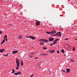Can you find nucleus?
<instances>
[{"label":"nucleus","mask_w":77,"mask_h":77,"mask_svg":"<svg viewBox=\"0 0 77 77\" xmlns=\"http://www.w3.org/2000/svg\"><path fill=\"white\" fill-rule=\"evenodd\" d=\"M12 73H14V72H15V70H14V69H12Z\"/></svg>","instance_id":"nucleus-19"},{"label":"nucleus","mask_w":77,"mask_h":77,"mask_svg":"<svg viewBox=\"0 0 77 77\" xmlns=\"http://www.w3.org/2000/svg\"><path fill=\"white\" fill-rule=\"evenodd\" d=\"M16 37H17V38H18V37L17 36Z\"/></svg>","instance_id":"nucleus-43"},{"label":"nucleus","mask_w":77,"mask_h":77,"mask_svg":"<svg viewBox=\"0 0 77 77\" xmlns=\"http://www.w3.org/2000/svg\"><path fill=\"white\" fill-rule=\"evenodd\" d=\"M45 32L46 33H48V34H51V32L46 31Z\"/></svg>","instance_id":"nucleus-14"},{"label":"nucleus","mask_w":77,"mask_h":77,"mask_svg":"<svg viewBox=\"0 0 77 77\" xmlns=\"http://www.w3.org/2000/svg\"><path fill=\"white\" fill-rule=\"evenodd\" d=\"M21 65H22V66H23V61L22 60H21Z\"/></svg>","instance_id":"nucleus-16"},{"label":"nucleus","mask_w":77,"mask_h":77,"mask_svg":"<svg viewBox=\"0 0 77 77\" xmlns=\"http://www.w3.org/2000/svg\"><path fill=\"white\" fill-rule=\"evenodd\" d=\"M23 38V36H22V35H19L18 38V39H19V38L20 39H21V38Z\"/></svg>","instance_id":"nucleus-13"},{"label":"nucleus","mask_w":77,"mask_h":77,"mask_svg":"<svg viewBox=\"0 0 77 77\" xmlns=\"http://www.w3.org/2000/svg\"><path fill=\"white\" fill-rule=\"evenodd\" d=\"M38 41H41V42L43 41V42H48V41L45 39H39Z\"/></svg>","instance_id":"nucleus-2"},{"label":"nucleus","mask_w":77,"mask_h":77,"mask_svg":"<svg viewBox=\"0 0 77 77\" xmlns=\"http://www.w3.org/2000/svg\"><path fill=\"white\" fill-rule=\"evenodd\" d=\"M5 49H1L0 50V52H1V53H3V51H5Z\"/></svg>","instance_id":"nucleus-9"},{"label":"nucleus","mask_w":77,"mask_h":77,"mask_svg":"<svg viewBox=\"0 0 77 77\" xmlns=\"http://www.w3.org/2000/svg\"><path fill=\"white\" fill-rule=\"evenodd\" d=\"M5 56H8V53L7 54H6Z\"/></svg>","instance_id":"nucleus-32"},{"label":"nucleus","mask_w":77,"mask_h":77,"mask_svg":"<svg viewBox=\"0 0 77 77\" xmlns=\"http://www.w3.org/2000/svg\"><path fill=\"white\" fill-rule=\"evenodd\" d=\"M59 33H57L56 34H55V35L56 36H61V35L60 34V35H59Z\"/></svg>","instance_id":"nucleus-11"},{"label":"nucleus","mask_w":77,"mask_h":77,"mask_svg":"<svg viewBox=\"0 0 77 77\" xmlns=\"http://www.w3.org/2000/svg\"><path fill=\"white\" fill-rule=\"evenodd\" d=\"M9 26H11V24H9Z\"/></svg>","instance_id":"nucleus-38"},{"label":"nucleus","mask_w":77,"mask_h":77,"mask_svg":"<svg viewBox=\"0 0 77 77\" xmlns=\"http://www.w3.org/2000/svg\"><path fill=\"white\" fill-rule=\"evenodd\" d=\"M48 42H49V41H48Z\"/></svg>","instance_id":"nucleus-45"},{"label":"nucleus","mask_w":77,"mask_h":77,"mask_svg":"<svg viewBox=\"0 0 77 77\" xmlns=\"http://www.w3.org/2000/svg\"><path fill=\"white\" fill-rule=\"evenodd\" d=\"M76 39H77V38L75 39V40H76Z\"/></svg>","instance_id":"nucleus-41"},{"label":"nucleus","mask_w":77,"mask_h":77,"mask_svg":"<svg viewBox=\"0 0 77 77\" xmlns=\"http://www.w3.org/2000/svg\"><path fill=\"white\" fill-rule=\"evenodd\" d=\"M16 75H21V72H18L17 73H15L14 74Z\"/></svg>","instance_id":"nucleus-4"},{"label":"nucleus","mask_w":77,"mask_h":77,"mask_svg":"<svg viewBox=\"0 0 77 77\" xmlns=\"http://www.w3.org/2000/svg\"><path fill=\"white\" fill-rule=\"evenodd\" d=\"M44 42H40V45H44Z\"/></svg>","instance_id":"nucleus-15"},{"label":"nucleus","mask_w":77,"mask_h":77,"mask_svg":"<svg viewBox=\"0 0 77 77\" xmlns=\"http://www.w3.org/2000/svg\"><path fill=\"white\" fill-rule=\"evenodd\" d=\"M51 34H54V33H56V30H55L53 29L52 30V31H51Z\"/></svg>","instance_id":"nucleus-6"},{"label":"nucleus","mask_w":77,"mask_h":77,"mask_svg":"<svg viewBox=\"0 0 77 77\" xmlns=\"http://www.w3.org/2000/svg\"><path fill=\"white\" fill-rule=\"evenodd\" d=\"M53 40H54V38H53V37L50 38L49 39V40L50 41V42H51V41H53Z\"/></svg>","instance_id":"nucleus-7"},{"label":"nucleus","mask_w":77,"mask_h":77,"mask_svg":"<svg viewBox=\"0 0 77 77\" xmlns=\"http://www.w3.org/2000/svg\"><path fill=\"white\" fill-rule=\"evenodd\" d=\"M35 59H38V57H36V58H35Z\"/></svg>","instance_id":"nucleus-35"},{"label":"nucleus","mask_w":77,"mask_h":77,"mask_svg":"<svg viewBox=\"0 0 77 77\" xmlns=\"http://www.w3.org/2000/svg\"><path fill=\"white\" fill-rule=\"evenodd\" d=\"M62 71L63 72H65V69H63Z\"/></svg>","instance_id":"nucleus-23"},{"label":"nucleus","mask_w":77,"mask_h":77,"mask_svg":"<svg viewBox=\"0 0 77 77\" xmlns=\"http://www.w3.org/2000/svg\"><path fill=\"white\" fill-rule=\"evenodd\" d=\"M8 41V38H6V41Z\"/></svg>","instance_id":"nucleus-36"},{"label":"nucleus","mask_w":77,"mask_h":77,"mask_svg":"<svg viewBox=\"0 0 77 77\" xmlns=\"http://www.w3.org/2000/svg\"><path fill=\"white\" fill-rule=\"evenodd\" d=\"M2 31H0V35H1L2 33Z\"/></svg>","instance_id":"nucleus-29"},{"label":"nucleus","mask_w":77,"mask_h":77,"mask_svg":"<svg viewBox=\"0 0 77 77\" xmlns=\"http://www.w3.org/2000/svg\"><path fill=\"white\" fill-rule=\"evenodd\" d=\"M41 22L39 21H37L36 22L35 24L37 26H38L40 24Z\"/></svg>","instance_id":"nucleus-5"},{"label":"nucleus","mask_w":77,"mask_h":77,"mask_svg":"<svg viewBox=\"0 0 77 77\" xmlns=\"http://www.w3.org/2000/svg\"><path fill=\"white\" fill-rule=\"evenodd\" d=\"M51 36H56V34L51 35Z\"/></svg>","instance_id":"nucleus-34"},{"label":"nucleus","mask_w":77,"mask_h":77,"mask_svg":"<svg viewBox=\"0 0 77 77\" xmlns=\"http://www.w3.org/2000/svg\"><path fill=\"white\" fill-rule=\"evenodd\" d=\"M5 39H4L3 40L1 44H3V43H5Z\"/></svg>","instance_id":"nucleus-12"},{"label":"nucleus","mask_w":77,"mask_h":77,"mask_svg":"<svg viewBox=\"0 0 77 77\" xmlns=\"http://www.w3.org/2000/svg\"><path fill=\"white\" fill-rule=\"evenodd\" d=\"M66 56V54H65L64 55V56Z\"/></svg>","instance_id":"nucleus-39"},{"label":"nucleus","mask_w":77,"mask_h":77,"mask_svg":"<svg viewBox=\"0 0 77 77\" xmlns=\"http://www.w3.org/2000/svg\"><path fill=\"white\" fill-rule=\"evenodd\" d=\"M30 57L32 58V57Z\"/></svg>","instance_id":"nucleus-40"},{"label":"nucleus","mask_w":77,"mask_h":77,"mask_svg":"<svg viewBox=\"0 0 77 77\" xmlns=\"http://www.w3.org/2000/svg\"><path fill=\"white\" fill-rule=\"evenodd\" d=\"M59 38H57L54 41V42H56V41H59Z\"/></svg>","instance_id":"nucleus-18"},{"label":"nucleus","mask_w":77,"mask_h":77,"mask_svg":"<svg viewBox=\"0 0 77 77\" xmlns=\"http://www.w3.org/2000/svg\"><path fill=\"white\" fill-rule=\"evenodd\" d=\"M57 52L58 53H59V51H57Z\"/></svg>","instance_id":"nucleus-33"},{"label":"nucleus","mask_w":77,"mask_h":77,"mask_svg":"<svg viewBox=\"0 0 77 77\" xmlns=\"http://www.w3.org/2000/svg\"><path fill=\"white\" fill-rule=\"evenodd\" d=\"M54 43H53V44H56L57 43V42H54Z\"/></svg>","instance_id":"nucleus-21"},{"label":"nucleus","mask_w":77,"mask_h":77,"mask_svg":"<svg viewBox=\"0 0 77 77\" xmlns=\"http://www.w3.org/2000/svg\"><path fill=\"white\" fill-rule=\"evenodd\" d=\"M50 46H51V45H54V44H53V43H52L51 44H50Z\"/></svg>","instance_id":"nucleus-27"},{"label":"nucleus","mask_w":77,"mask_h":77,"mask_svg":"<svg viewBox=\"0 0 77 77\" xmlns=\"http://www.w3.org/2000/svg\"><path fill=\"white\" fill-rule=\"evenodd\" d=\"M43 48L44 50H46V49H47V48L44 47Z\"/></svg>","instance_id":"nucleus-22"},{"label":"nucleus","mask_w":77,"mask_h":77,"mask_svg":"<svg viewBox=\"0 0 77 77\" xmlns=\"http://www.w3.org/2000/svg\"><path fill=\"white\" fill-rule=\"evenodd\" d=\"M18 51H13L12 52L13 54H15V53H18Z\"/></svg>","instance_id":"nucleus-8"},{"label":"nucleus","mask_w":77,"mask_h":77,"mask_svg":"<svg viewBox=\"0 0 77 77\" xmlns=\"http://www.w3.org/2000/svg\"><path fill=\"white\" fill-rule=\"evenodd\" d=\"M66 72H68V71H66Z\"/></svg>","instance_id":"nucleus-37"},{"label":"nucleus","mask_w":77,"mask_h":77,"mask_svg":"<svg viewBox=\"0 0 77 77\" xmlns=\"http://www.w3.org/2000/svg\"><path fill=\"white\" fill-rule=\"evenodd\" d=\"M26 38H31V39H32L33 40H35V37L34 36H27L26 37Z\"/></svg>","instance_id":"nucleus-3"},{"label":"nucleus","mask_w":77,"mask_h":77,"mask_svg":"<svg viewBox=\"0 0 77 77\" xmlns=\"http://www.w3.org/2000/svg\"><path fill=\"white\" fill-rule=\"evenodd\" d=\"M71 62H74V60H71Z\"/></svg>","instance_id":"nucleus-28"},{"label":"nucleus","mask_w":77,"mask_h":77,"mask_svg":"<svg viewBox=\"0 0 77 77\" xmlns=\"http://www.w3.org/2000/svg\"><path fill=\"white\" fill-rule=\"evenodd\" d=\"M16 62L17 66L16 68V69H18L19 68V66H20V60H19V59L16 58Z\"/></svg>","instance_id":"nucleus-1"},{"label":"nucleus","mask_w":77,"mask_h":77,"mask_svg":"<svg viewBox=\"0 0 77 77\" xmlns=\"http://www.w3.org/2000/svg\"><path fill=\"white\" fill-rule=\"evenodd\" d=\"M59 33V34L60 35V34L61 33V32H59L58 33Z\"/></svg>","instance_id":"nucleus-30"},{"label":"nucleus","mask_w":77,"mask_h":77,"mask_svg":"<svg viewBox=\"0 0 77 77\" xmlns=\"http://www.w3.org/2000/svg\"><path fill=\"white\" fill-rule=\"evenodd\" d=\"M68 38L66 39L65 40V41H67V40H68Z\"/></svg>","instance_id":"nucleus-31"},{"label":"nucleus","mask_w":77,"mask_h":77,"mask_svg":"<svg viewBox=\"0 0 77 77\" xmlns=\"http://www.w3.org/2000/svg\"><path fill=\"white\" fill-rule=\"evenodd\" d=\"M72 29H73V28H72Z\"/></svg>","instance_id":"nucleus-42"},{"label":"nucleus","mask_w":77,"mask_h":77,"mask_svg":"<svg viewBox=\"0 0 77 77\" xmlns=\"http://www.w3.org/2000/svg\"><path fill=\"white\" fill-rule=\"evenodd\" d=\"M7 38V35H6L5 36L4 38Z\"/></svg>","instance_id":"nucleus-26"},{"label":"nucleus","mask_w":77,"mask_h":77,"mask_svg":"<svg viewBox=\"0 0 77 77\" xmlns=\"http://www.w3.org/2000/svg\"><path fill=\"white\" fill-rule=\"evenodd\" d=\"M74 50H75V48H74V47H73V49H72V51H74Z\"/></svg>","instance_id":"nucleus-24"},{"label":"nucleus","mask_w":77,"mask_h":77,"mask_svg":"<svg viewBox=\"0 0 77 77\" xmlns=\"http://www.w3.org/2000/svg\"><path fill=\"white\" fill-rule=\"evenodd\" d=\"M4 56H5V55H4Z\"/></svg>","instance_id":"nucleus-44"},{"label":"nucleus","mask_w":77,"mask_h":77,"mask_svg":"<svg viewBox=\"0 0 77 77\" xmlns=\"http://www.w3.org/2000/svg\"><path fill=\"white\" fill-rule=\"evenodd\" d=\"M66 70L67 71H68V72H69V71H70V69H66Z\"/></svg>","instance_id":"nucleus-17"},{"label":"nucleus","mask_w":77,"mask_h":77,"mask_svg":"<svg viewBox=\"0 0 77 77\" xmlns=\"http://www.w3.org/2000/svg\"><path fill=\"white\" fill-rule=\"evenodd\" d=\"M40 55H43V56H45L46 55H47V54H40Z\"/></svg>","instance_id":"nucleus-25"},{"label":"nucleus","mask_w":77,"mask_h":77,"mask_svg":"<svg viewBox=\"0 0 77 77\" xmlns=\"http://www.w3.org/2000/svg\"><path fill=\"white\" fill-rule=\"evenodd\" d=\"M54 51H55L54 50H51L50 51V52H51V53H54Z\"/></svg>","instance_id":"nucleus-10"},{"label":"nucleus","mask_w":77,"mask_h":77,"mask_svg":"<svg viewBox=\"0 0 77 77\" xmlns=\"http://www.w3.org/2000/svg\"><path fill=\"white\" fill-rule=\"evenodd\" d=\"M61 52H62V53H64V50H63V49H62L61 50Z\"/></svg>","instance_id":"nucleus-20"}]
</instances>
